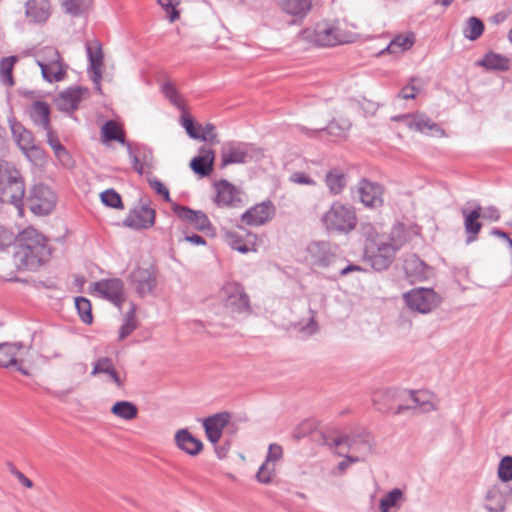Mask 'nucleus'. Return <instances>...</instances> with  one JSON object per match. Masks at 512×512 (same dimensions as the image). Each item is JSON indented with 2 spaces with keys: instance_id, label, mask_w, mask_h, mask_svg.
Listing matches in <instances>:
<instances>
[{
  "instance_id": "obj_5",
  "label": "nucleus",
  "mask_w": 512,
  "mask_h": 512,
  "mask_svg": "<svg viewBox=\"0 0 512 512\" xmlns=\"http://www.w3.org/2000/svg\"><path fill=\"white\" fill-rule=\"evenodd\" d=\"M309 38L318 46L332 47L352 42L354 35L346 29L345 23L335 20L317 23Z\"/></svg>"
},
{
  "instance_id": "obj_48",
  "label": "nucleus",
  "mask_w": 512,
  "mask_h": 512,
  "mask_svg": "<svg viewBox=\"0 0 512 512\" xmlns=\"http://www.w3.org/2000/svg\"><path fill=\"white\" fill-rule=\"evenodd\" d=\"M484 31L483 22L477 17H470L467 21V27L464 31V35L469 40L478 39Z\"/></svg>"
},
{
  "instance_id": "obj_2",
  "label": "nucleus",
  "mask_w": 512,
  "mask_h": 512,
  "mask_svg": "<svg viewBox=\"0 0 512 512\" xmlns=\"http://www.w3.org/2000/svg\"><path fill=\"white\" fill-rule=\"evenodd\" d=\"M404 243L405 235L402 227L395 226L388 237H384L378 242L365 244V259L374 270H386L393 262L396 252Z\"/></svg>"
},
{
  "instance_id": "obj_57",
  "label": "nucleus",
  "mask_w": 512,
  "mask_h": 512,
  "mask_svg": "<svg viewBox=\"0 0 512 512\" xmlns=\"http://www.w3.org/2000/svg\"><path fill=\"white\" fill-rule=\"evenodd\" d=\"M13 233L0 225V250L12 244Z\"/></svg>"
},
{
  "instance_id": "obj_52",
  "label": "nucleus",
  "mask_w": 512,
  "mask_h": 512,
  "mask_svg": "<svg viewBox=\"0 0 512 512\" xmlns=\"http://www.w3.org/2000/svg\"><path fill=\"white\" fill-rule=\"evenodd\" d=\"M158 3L169 14L170 22H174L179 18V12L176 7L181 3V0H158Z\"/></svg>"
},
{
  "instance_id": "obj_61",
  "label": "nucleus",
  "mask_w": 512,
  "mask_h": 512,
  "mask_svg": "<svg viewBox=\"0 0 512 512\" xmlns=\"http://www.w3.org/2000/svg\"><path fill=\"white\" fill-rule=\"evenodd\" d=\"M291 180L298 184H305V185H314L315 182L313 179H311L307 174L302 172L294 173L291 176Z\"/></svg>"
},
{
  "instance_id": "obj_41",
  "label": "nucleus",
  "mask_w": 512,
  "mask_h": 512,
  "mask_svg": "<svg viewBox=\"0 0 512 512\" xmlns=\"http://www.w3.org/2000/svg\"><path fill=\"white\" fill-rule=\"evenodd\" d=\"M282 10L294 16H304L311 8L309 0H280Z\"/></svg>"
},
{
  "instance_id": "obj_4",
  "label": "nucleus",
  "mask_w": 512,
  "mask_h": 512,
  "mask_svg": "<svg viewBox=\"0 0 512 512\" xmlns=\"http://www.w3.org/2000/svg\"><path fill=\"white\" fill-rule=\"evenodd\" d=\"M398 392L396 390H388L386 392H379L373 396V402L377 405V409L381 412L393 411L394 414H402L406 410H416L422 413H427L435 409V405L431 400V395L426 391H414L407 393L409 403L403 405L399 404L396 409L389 405H382L381 398L393 399Z\"/></svg>"
},
{
  "instance_id": "obj_45",
  "label": "nucleus",
  "mask_w": 512,
  "mask_h": 512,
  "mask_svg": "<svg viewBox=\"0 0 512 512\" xmlns=\"http://www.w3.org/2000/svg\"><path fill=\"white\" fill-rule=\"evenodd\" d=\"M86 52L89 60V67H102L103 52L98 41L86 43Z\"/></svg>"
},
{
  "instance_id": "obj_30",
  "label": "nucleus",
  "mask_w": 512,
  "mask_h": 512,
  "mask_svg": "<svg viewBox=\"0 0 512 512\" xmlns=\"http://www.w3.org/2000/svg\"><path fill=\"white\" fill-rule=\"evenodd\" d=\"M85 92L87 90L81 87H70L56 98V105L62 111H73L78 107Z\"/></svg>"
},
{
  "instance_id": "obj_50",
  "label": "nucleus",
  "mask_w": 512,
  "mask_h": 512,
  "mask_svg": "<svg viewBox=\"0 0 512 512\" xmlns=\"http://www.w3.org/2000/svg\"><path fill=\"white\" fill-rule=\"evenodd\" d=\"M497 474L502 482L512 481V456H504L500 460Z\"/></svg>"
},
{
  "instance_id": "obj_29",
  "label": "nucleus",
  "mask_w": 512,
  "mask_h": 512,
  "mask_svg": "<svg viewBox=\"0 0 512 512\" xmlns=\"http://www.w3.org/2000/svg\"><path fill=\"white\" fill-rule=\"evenodd\" d=\"M215 154L210 148L202 147L199 155L194 157L190 162V168L194 173L204 177L208 176L213 169Z\"/></svg>"
},
{
  "instance_id": "obj_3",
  "label": "nucleus",
  "mask_w": 512,
  "mask_h": 512,
  "mask_svg": "<svg viewBox=\"0 0 512 512\" xmlns=\"http://www.w3.org/2000/svg\"><path fill=\"white\" fill-rule=\"evenodd\" d=\"M24 196L25 184L19 170L12 163L0 160V201L14 205L22 215Z\"/></svg>"
},
{
  "instance_id": "obj_54",
  "label": "nucleus",
  "mask_w": 512,
  "mask_h": 512,
  "mask_svg": "<svg viewBox=\"0 0 512 512\" xmlns=\"http://www.w3.org/2000/svg\"><path fill=\"white\" fill-rule=\"evenodd\" d=\"M417 79H411L410 83L402 88L399 93V96L402 99H414L417 93L420 91L421 87L416 85Z\"/></svg>"
},
{
  "instance_id": "obj_43",
  "label": "nucleus",
  "mask_w": 512,
  "mask_h": 512,
  "mask_svg": "<svg viewBox=\"0 0 512 512\" xmlns=\"http://www.w3.org/2000/svg\"><path fill=\"white\" fill-rule=\"evenodd\" d=\"M404 500V493L401 489H392L380 500L379 509L381 512H389L390 508L399 506L400 502Z\"/></svg>"
},
{
  "instance_id": "obj_60",
  "label": "nucleus",
  "mask_w": 512,
  "mask_h": 512,
  "mask_svg": "<svg viewBox=\"0 0 512 512\" xmlns=\"http://www.w3.org/2000/svg\"><path fill=\"white\" fill-rule=\"evenodd\" d=\"M149 182L156 193L163 195L166 201H170L169 190L164 186L162 182L157 179L150 180Z\"/></svg>"
},
{
  "instance_id": "obj_1",
  "label": "nucleus",
  "mask_w": 512,
  "mask_h": 512,
  "mask_svg": "<svg viewBox=\"0 0 512 512\" xmlns=\"http://www.w3.org/2000/svg\"><path fill=\"white\" fill-rule=\"evenodd\" d=\"M46 239L34 228H27L19 235L13 260L19 270H37L49 257Z\"/></svg>"
},
{
  "instance_id": "obj_63",
  "label": "nucleus",
  "mask_w": 512,
  "mask_h": 512,
  "mask_svg": "<svg viewBox=\"0 0 512 512\" xmlns=\"http://www.w3.org/2000/svg\"><path fill=\"white\" fill-rule=\"evenodd\" d=\"M483 217L491 221H498L500 218V214L495 207H488L484 210Z\"/></svg>"
},
{
  "instance_id": "obj_64",
  "label": "nucleus",
  "mask_w": 512,
  "mask_h": 512,
  "mask_svg": "<svg viewBox=\"0 0 512 512\" xmlns=\"http://www.w3.org/2000/svg\"><path fill=\"white\" fill-rule=\"evenodd\" d=\"M13 474L16 476V478L18 479V481L25 487L27 488H32L33 487V482L27 478L22 472L16 470L13 472Z\"/></svg>"
},
{
  "instance_id": "obj_18",
  "label": "nucleus",
  "mask_w": 512,
  "mask_h": 512,
  "mask_svg": "<svg viewBox=\"0 0 512 512\" xmlns=\"http://www.w3.org/2000/svg\"><path fill=\"white\" fill-rule=\"evenodd\" d=\"M130 278L136 293L140 297L150 295L157 285L156 275L149 269L136 268L132 271Z\"/></svg>"
},
{
  "instance_id": "obj_9",
  "label": "nucleus",
  "mask_w": 512,
  "mask_h": 512,
  "mask_svg": "<svg viewBox=\"0 0 512 512\" xmlns=\"http://www.w3.org/2000/svg\"><path fill=\"white\" fill-rule=\"evenodd\" d=\"M36 63L41 69L42 77L49 83L61 81L66 76L62 58L54 47H44L39 52Z\"/></svg>"
},
{
  "instance_id": "obj_8",
  "label": "nucleus",
  "mask_w": 512,
  "mask_h": 512,
  "mask_svg": "<svg viewBox=\"0 0 512 512\" xmlns=\"http://www.w3.org/2000/svg\"><path fill=\"white\" fill-rule=\"evenodd\" d=\"M335 447L341 451L347 449L350 461H363L373 450L374 441L370 433L363 431L333 439Z\"/></svg>"
},
{
  "instance_id": "obj_33",
  "label": "nucleus",
  "mask_w": 512,
  "mask_h": 512,
  "mask_svg": "<svg viewBox=\"0 0 512 512\" xmlns=\"http://www.w3.org/2000/svg\"><path fill=\"white\" fill-rule=\"evenodd\" d=\"M29 116L34 125L41 127L43 130L51 127L50 107L46 102L35 101L30 107Z\"/></svg>"
},
{
  "instance_id": "obj_55",
  "label": "nucleus",
  "mask_w": 512,
  "mask_h": 512,
  "mask_svg": "<svg viewBox=\"0 0 512 512\" xmlns=\"http://www.w3.org/2000/svg\"><path fill=\"white\" fill-rule=\"evenodd\" d=\"M45 131H46V136H47V143L53 149V151L61 150V147H63V145L59 141L58 136L52 130V128L49 127L48 129H45Z\"/></svg>"
},
{
  "instance_id": "obj_53",
  "label": "nucleus",
  "mask_w": 512,
  "mask_h": 512,
  "mask_svg": "<svg viewBox=\"0 0 512 512\" xmlns=\"http://www.w3.org/2000/svg\"><path fill=\"white\" fill-rule=\"evenodd\" d=\"M361 234L365 238V244L378 242L384 238V236L379 235L376 228L371 224H363L361 227Z\"/></svg>"
},
{
  "instance_id": "obj_44",
  "label": "nucleus",
  "mask_w": 512,
  "mask_h": 512,
  "mask_svg": "<svg viewBox=\"0 0 512 512\" xmlns=\"http://www.w3.org/2000/svg\"><path fill=\"white\" fill-rule=\"evenodd\" d=\"M414 35H397L387 46L386 50L389 53H402L410 49L414 44Z\"/></svg>"
},
{
  "instance_id": "obj_37",
  "label": "nucleus",
  "mask_w": 512,
  "mask_h": 512,
  "mask_svg": "<svg viewBox=\"0 0 512 512\" xmlns=\"http://www.w3.org/2000/svg\"><path fill=\"white\" fill-rule=\"evenodd\" d=\"M92 3L93 0H61V7L70 16L78 17L86 14Z\"/></svg>"
},
{
  "instance_id": "obj_39",
  "label": "nucleus",
  "mask_w": 512,
  "mask_h": 512,
  "mask_svg": "<svg viewBox=\"0 0 512 512\" xmlns=\"http://www.w3.org/2000/svg\"><path fill=\"white\" fill-rule=\"evenodd\" d=\"M101 134L103 142L118 141L122 145L127 146L128 144L125 140L124 132L115 121H107L101 128Z\"/></svg>"
},
{
  "instance_id": "obj_34",
  "label": "nucleus",
  "mask_w": 512,
  "mask_h": 512,
  "mask_svg": "<svg viewBox=\"0 0 512 512\" xmlns=\"http://www.w3.org/2000/svg\"><path fill=\"white\" fill-rule=\"evenodd\" d=\"M351 127V123L347 119H341L338 121H331L326 128L318 129V130H309L303 126L300 127V130L306 133L309 136H315L320 131L326 130L328 134L334 136L336 138L345 137L348 130Z\"/></svg>"
},
{
  "instance_id": "obj_58",
  "label": "nucleus",
  "mask_w": 512,
  "mask_h": 512,
  "mask_svg": "<svg viewBox=\"0 0 512 512\" xmlns=\"http://www.w3.org/2000/svg\"><path fill=\"white\" fill-rule=\"evenodd\" d=\"M127 150H128L129 157L132 161L133 169L137 173L143 174L144 173V164L140 162L138 156L133 152L130 144H127Z\"/></svg>"
},
{
  "instance_id": "obj_20",
  "label": "nucleus",
  "mask_w": 512,
  "mask_h": 512,
  "mask_svg": "<svg viewBox=\"0 0 512 512\" xmlns=\"http://www.w3.org/2000/svg\"><path fill=\"white\" fill-rule=\"evenodd\" d=\"M173 212L180 219L190 223L195 229L199 231L209 230L211 222L208 216L199 210H192L189 207L174 204L172 207Z\"/></svg>"
},
{
  "instance_id": "obj_36",
  "label": "nucleus",
  "mask_w": 512,
  "mask_h": 512,
  "mask_svg": "<svg viewBox=\"0 0 512 512\" xmlns=\"http://www.w3.org/2000/svg\"><path fill=\"white\" fill-rule=\"evenodd\" d=\"M325 182L330 193L338 195L347 184L346 174L340 169H332L326 174Z\"/></svg>"
},
{
  "instance_id": "obj_35",
  "label": "nucleus",
  "mask_w": 512,
  "mask_h": 512,
  "mask_svg": "<svg viewBox=\"0 0 512 512\" xmlns=\"http://www.w3.org/2000/svg\"><path fill=\"white\" fill-rule=\"evenodd\" d=\"M487 504L485 509L489 512H504L506 509L507 496L497 485L491 487L486 494Z\"/></svg>"
},
{
  "instance_id": "obj_42",
  "label": "nucleus",
  "mask_w": 512,
  "mask_h": 512,
  "mask_svg": "<svg viewBox=\"0 0 512 512\" xmlns=\"http://www.w3.org/2000/svg\"><path fill=\"white\" fill-rule=\"evenodd\" d=\"M17 59V56H9L0 61V81L5 86L14 85L12 71Z\"/></svg>"
},
{
  "instance_id": "obj_46",
  "label": "nucleus",
  "mask_w": 512,
  "mask_h": 512,
  "mask_svg": "<svg viewBox=\"0 0 512 512\" xmlns=\"http://www.w3.org/2000/svg\"><path fill=\"white\" fill-rule=\"evenodd\" d=\"M480 211V206H478L476 209L472 210L468 214H466V211L463 210V214L465 215V230L470 235H476L482 227L481 223L478 221L480 217Z\"/></svg>"
},
{
  "instance_id": "obj_10",
  "label": "nucleus",
  "mask_w": 512,
  "mask_h": 512,
  "mask_svg": "<svg viewBox=\"0 0 512 512\" xmlns=\"http://www.w3.org/2000/svg\"><path fill=\"white\" fill-rule=\"evenodd\" d=\"M403 299L411 310L421 314L431 313L442 301L433 289L424 287L411 289L404 293Z\"/></svg>"
},
{
  "instance_id": "obj_6",
  "label": "nucleus",
  "mask_w": 512,
  "mask_h": 512,
  "mask_svg": "<svg viewBox=\"0 0 512 512\" xmlns=\"http://www.w3.org/2000/svg\"><path fill=\"white\" fill-rule=\"evenodd\" d=\"M321 221L328 231L349 233L357 224L356 211L350 204L335 201L323 214Z\"/></svg>"
},
{
  "instance_id": "obj_38",
  "label": "nucleus",
  "mask_w": 512,
  "mask_h": 512,
  "mask_svg": "<svg viewBox=\"0 0 512 512\" xmlns=\"http://www.w3.org/2000/svg\"><path fill=\"white\" fill-rule=\"evenodd\" d=\"M111 413L120 419L130 421L137 417L138 408L134 403L122 400L114 403Z\"/></svg>"
},
{
  "instance_id": "obj_59",
  "label": "nucleus",
  "mask_w": 512,
  "mask_h": 512,
  "mask_svg": "<svg viewBox=\"0 0 512 512\" xmlns=\"http://www.w3.org/2000/svg\"><path fill=\"white\" fill-rule=\"evenodd\" d=\"M137 328V323L126 321L124 320V323L120 327L119 331V340L125 339L127 336H129L135 329Z\"/></svg>"
},
{
  "instance_id": "obj_49",
  "label": "nucleus",
  "mask_w": 512,
  "mask_h": 512,
  "mask_svg": "<svg viewBox=\"0 0 512 512\" xmlns=\"http://www.w3.org/2000/svg\"><path fill=\"white\" fill-rule=\"evenodd\" d=\"M162 92L165 95V97L168 98L169 101L174 106H176L178 109H180V110L185 109V102L182 99V97L179 95L175 86L172 83H170V82L164 83L162 86Z\"/></svg>"
},
{
  "instance_id": "obj_13",
  "label": "nucleus",
  "mask_w": 512,
  "mask_h": 512,
  "mask_svg": "<svg viewBox=\"0 0 512 512\" xmlns=\"http://www.w3.org/2000/svg\"><path fill=\"white\" fill-rule=\"evenodd\" d=\"M91 291L97 296L110 301L119 309H121L122 303L126 299L124 283L118 278L102 279L94 282Z\"/></svg>"
},
{
  "instance_id": "obj_25",
  "label": "nucleus",
  "mask_w": 512,
  "mask_h": 512,
  "mask_svg": "<svg viewBox=\"0 0 512 512\" xmlns=\"http://www.w3.org/2000/svg\"><path fill=\"white\" fill-rule=\"evenodd\" d=\"M215 187L217 194L214 201L218 206H236L241 201L239 191L228 181L221 180Z\"/></svg>"
},
{
  "instance_id": "obj_7",
  "label": "nucleus",
  "mask_w": 512,
  "mask_h": 512,
  "mask_svg": "<svg viewBox=\"0 0 512 512\" xmlns=\"http://www.w3.org/2000/svg\"><path fill=\"white\" fill-rule=\"evenodd\" d=\"M9 125L13 139L25 157L35 165H43L46 154L40 146L35 144L32 132L14 118L9 119Z\"/></svg>"
},
{
  "instance_id": "obj_15",
  "label": "nucleus",
  "mask_w": 512,
  "mask_h": 512,
  "mask_svg": "<svg viewBox=\"0 0 512 512\" xmlns=\"http://www.w3.org/2000/svg\"><path fill=\"white\" fill-rule=\"evenodd\" d=\"M155 223V210L148 204H141L130 211L124 220L127 227L133 229H147Z\"/></svg>"
},
{
  "instance_id": "obj_62",
  "label": "nucleus",
  "mask_w": 512,
  "mask_h": 512,
  "mask_svg": "<svg viewBox=\"0 0 512 512\" xmlns=\"http://www.w3.org/2000/svg\"><path fill=\"white\" fill-rule=\"evenodd\" d=\"M230 244H231V247L234 249V250H237L241 253H246L248 252L250 249L248 248L247 245L245 244H242L240 239L238 237H236V235L234 234H230Z\"/></svg>"
},
{
  "instance_id": "obj_11",
  "label": "nucleus",
  "mask_w": 512,
  "mask_h": 512,
  "mask_svg": "<svg viewBox=\"0 0 512 512\" xmlns=\"http://www.w3.org/2000/svg\"><path fill=\"white\" fill-rule=\"evenodd\" d=\"M224 294V306L232 316L251 313L250 299L243 286L235 282L228 283L224 287Z\"/></svg>"
},
{
  "instance_id": "obj_28",
  "label": "nucleus",
  "mask_w": 512,
  "mask_h": 512,
  "mask_svg": "<svg viewBox=\"0 0 512 512\" xmlns=\"http://www.w3.org/2000/svg\"><path fill=\"white\" fill-rule=\"evenodd\" d=\"M177 447L190 456H196L203 450L201 440L195 438L187 429H180L175 434Z\"/></svg>"
},
{
  "instance_id": "obj_19",
  "label": "nucleus",
  "mask_w": 512,
  "mask_h": 512,
  "mask_svg": "<svg viewBox=\"0 0 512 512\" xmlns=\"http://www.w3.org/2000/svg\"><path fill=\"white\" fill-rule=\"evenodd\" d=\"M230 414L227 412L216 413L202 420L207 439L216 444L222 437L225 426L229 423Z\"/></svg>"
},
{
  "instance_id": "obj_31",
  "label": "nucleus",
  "mask_w": 512,
  "mask_h": 512,
  "mask_svg": "<svg viewBox=\"0 0 512 512\" xmlns=\"http://www.w3.org/2000/svg\"><path fill=\"white\" fill-rule=\"evenodd\" d=\"M308 254L311 264L319 267H327L333 260L329 245L325 242H315L308 246Z\"/></svg>"
},
{
  "instance_id": "obj_40",
  "label": "nucleus",
  "mask_w": 512,
  "mask_h": 512,
  "mask_svg": "<svg viewBox=\"0 0 512 512\" xmlns=\"http://www.w3.org/2000/svg\"><path fill=\"white\" fill-rule=\"evenodd\" d=\"M478 64L487 69L504 71L509 67V60L503 55L489 52L478 62Z\"/></svg>"
},
{
  "instance_id": "obj_32",
  "label": "nucleus",
  "mask_w": 512,
  "mask_h": 512,
  "mask_svg": "<svg viewBox=\"0 0 512 512\" xmlns=\"http://www.w3.org/2000/svg\"><path fill=\"white\" fill-rule=\"evenodd\" d=\"M404 271L411 280H423L428 277V266L416 255H410L404 260Z\"/></svg>"
},
{
  "instance_id": "obj_12",
  "label": "nucleus",
  "mask_w": 512,
  "mask_h": 512,
  "mask_svg": "<svg viewBox=\"0 0 512 512\" xmlns=\"http://www.w3.org/2000/svg\"><path fill=\"white\" fill-rule=\"evenodd\" d=\"M27 203L34 214L47 215L55 207L56 195L48 186L34 185L27 197Z\"/></svg>"
},
{
  "instance_id": "obj_56",
  "label": "nucleus",
  "mask_w": 512,
  "mask_h": 512,
  "mask_svg": "<svg viewBox=\"0 0 512 512\" xmlns=\"http://www.w3.org/2000/svg\"><path fill=\"white\" fill-rule=\"evenodd\" d=\"M55 157L65 167L70 168L72 166V159L66 148L63 146L61 150L54 151Z\"/></svg>"
},
{
  "instance_id": "obj_14",
  "label": "nucleus",
  "mask_w": 512,
  "mask_h": 512,
  "mask_svg": "<svg viewBox=\"0 0 512 512\" xmlns=\"http://www.w3.org/2000/svg\"><path fill=\"white\" fill-rule=\"evenodd\" d=\"M395 121H403L405 125L415 131L427 135L445 136V131L425 114H406L394 117Z\"/></svg>"
},
{
  "instance_id": "obj_17",
  "label": "nucleus",
  "mask_w": 512,
  "mask_h": 512,
  "mask_svg": "<svg viewBox=\"0 0 512 512\" xmlns=\"http://www.w3.org/2000/svg\"><path fill=\"white\" fill-rule=\"evenodd\" d=\"M274 213L275 208L272 202L264 201L245 211L241 216V220L250 226H260L268 222Z\"/></svg>"
},
{
  "instance_id": "obj_47",
  "label": "nucleus",
  "mask_w": 512,
  "mask_h": 512,
  "mask_svg": "<svg viewBox=\"0 0 512 512\" xmlns=\"http://www.w3.org/2000/svg\"><path fill=\"white\" fill-rule=\"evenodd\" d=\"M75 307L78 311L79 317L85 324H91L93 322L91 303L87 298L76 297Z\"/></svg>"
},
{
  "instance_id": "obj_26",
  "label": "nucleus",
  "mask_w": 512,
  "mask_h": 512,
  "mask_svg": "<svg viewBox=\"0 0 512 512\" xmlns=\"http://www.w3.org/2000/svg\"><path fill=\"white\" fill-rule=\"evenodd\" d=\"M22 347L21 343H0V367L15 366L22 374L28 375V371L21 366L22 361L17 359Z\"/></svg>"
},
{
  "instance_id": "obj_51",
  "label": "nucleus",
  "mask_w": 512,
  "mask_h": 512,
  "mask_svg": "<svg viewBox=\"0 0 512 512\" xmlns=\"http://www.w3.org/2000/svg\"><path fill=\"white\" fill-rule=\"evenodd\" d=\"M101 201L104 205L111 208H122V200L120 195L113 189H107L100 194Z\"/></svg>"
},
{
  "instance_id": "obj_22",
  "label": "nucleus",
  "mask_w": 512,
  "mask_h": 512,
  "mask_svg": "<svg viewBox=\"0 0 512 512\" xmlns=\"http://www.w3.org/2000/svg\"><path fill=\"white\" fill-rule=\"evenodd\" d=\"M251 159L250 146L247 144H227L221 151V164L227 166L231 164H244Z\"/></svg>"
},
{
  "instance_id": "obj_24",
  "label": "nucleus",
  "mask_w": 512,
  "mask_h": 512,
  "mask_svg": "<svg viewBox=\"0 0 512 512\" xmlns=\"http://www.w3.org/2000/svg\"><path fill=\"white\" fill-rule=\"evenodd\" d=\"M101 374L106 375V381L112 382L117 388H122L124 386V382L117 372L113 360L110 357H99L93 363L91 376L95 377Z\"/></svg>"
},
{
  "instance_id": "obj_23",
  "label": "nucleus",
  "mask_w": 512,
  "mask_h": 512,
  "mask_svg": "<svg viewBox=\"0 0 512 512\" xmlns=\"http://www.w3.org/2000/svg\"><path fill=\"white\" fill-rule=\"evenodd\" d=\"M181 123L191 138L200 139L202 141H210L212 143L218 142L215 126L213 124L207 123L203 127L201 125L196 127L193 119L186 115L182 116Z\"/></svg>"
},
{
  "instance_id": "obj_21",
  "label": "nucleus",
  "mask_w": 512,
  "mask_h": 512,
  "mask_svg": "<svg viewBox=\"0 0 512 512\" xmlns=\"http://www.w3.org/2000/svg\"><path fill=\"white\" fill-rule=\"evenodd\" d=\"M283 456V449L278 444H270L266 455L265 462L260 466L257 472V480L261 483L268 484L271 482L274 473V463L279 461Z\"/></svg>"
},
{
  "instance_id": "obj_27",
  "label": "nucleus",
  "mask_w": 512,
  "mask_h": 512,
  "mask_svg": "<svg viewBox=\"0 0 512 512\" xmlns=\"http://www.w3.org/2000/svg\"><path fill=\"white\" fill-rule=\"evenodd\" d=\"M25 8L26 17L33 23H45L51 15L49 0H28Z\"/></svg>"
},
{
  "instance_id": "obj_16",
  "label": "nucleus",
  "mask_w": 512,
  "mask_h": 512,
  "mask_svg": "<svg viewBox=\"0 0 512 512\" xmlns=\"http://www.w3.org/2000/svg\"><path fill=\"white\" fill-rule=\"evenodd\" d=\"M357 193L366 207L378 208L383 204V188L377 183L363 179L358 183Z\"/></svg>"
}]
</instances>
